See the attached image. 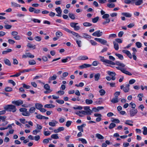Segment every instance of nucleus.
Segmentation results:
<instances>
[{"mask_svg": "<svg viewBox=\"0 0 147 147\" xmlns=\"http://www.w3.org/2000/svg\"><path fill=\"white\" fill-rule=\"evenodd\" d=\"M83 25L85 27L89 26H92V24L88 22H84L83 24Z\"/></svg>", "mask_w": 147, "mask_h": 147, "instance_id": "8fccbe9b", "label": "nucleus"}, {"mask_svg": "<svg viewBox=\"0 0 147 147\" xmlns=\"http://www.w3.org/2000/svg\"><path fill=\"white\" fill-rule=\"evenodd\" d=\"M143 96V94H138V97L139 98V100L141 101L142 100V98Z\"/></svg>", "mask_w": 147, "mask_h": 147, "instance_id": "e2e57ef3", "label": "nucleus"}, {"mask_svg": "<svg viewBox=\"0 0 147 147\" xmlns=\"http://www.w3.org/2000/svg\"><path fill=\"white\" fill-rule=\"evenodd\" d=\"M96 137L99 139H103L104 137L99 134H96Z\"/></svg>", "mask_w": 147, "mask_h": 147, "instance_id": "c756f323", "label": "nucleus"}, {"mask_svg": "<svg viewBox=\"0 0 147 147\" xmlns=\"http://www.w3.org/2000/svg\"><path fill=\"white\" fill-rule=\"evenodd\" d=\"M122 15L125 16L126 17L130 18L132 16L131 14L129 13H121Z\"/></svg>", "mask_w": 147, "mask_h": 147, "instance_id": "6ab92c4d", "label": "nucleus"}, {"mask_svg": "<svg viewBox=\"0 0 147 147\" xmlns=\"http://www.w3.org/2000/svg\"><path fill=\"white\" fill-rule=\"evenodd\" d=\"M107 6L109 8H113L115 6V5L114 3L107 4Z\"/></svg>", "mask_w": 147, "mask_h": 147, "instance_id": "6e6d98bb", "label": "nucleus"}, {"mask_svg": "<svg viewBox=\"0 0 147 147\" xmlns=\"http://www.w3.org/2000/svg\"><path fill=\"white\" fill-rule=\"evenodd\" d=\"M100 77V74L99 73L96 74L94 75V80L95 81H98Z\"/></svg>", "mask_w": 147, "mask_h": 147, "instance_id": "aec40b11", "label": "nucleus"}, {"mask_svg": "<svg viewBox=\"0 0 147 147\" xmlns=\"http://www.w3.org/2000/svg\"><path fill=\"white\" fill-rule=\"evenodd\" d=\"M11 5L12 7H20V5L16 3L11 2Z\"/></svg>", "mask_w": 147, "mask_h": 147, "instance_id": "4be33fe9", "label": "nucleus"}, {"mask_svg": "<svg viewBox=\"0 0 147 147\" xmlns=\"http://www.w3.org/2000/svg\"><path fill=\"white\" fill-rule=\"evenodd\" d=\"M12 88L10 87H6L5 88V90L7 92H10L12 90Z\"/></svg>", "mask_w": 147, "mask_h": 147, "instance_id": "a19ab883", "label": "nucleus"}, {"mask_svg": "<svg viewBox=\"0 0 147 147\" xmlns=\"http://www.w3.org/2000/svg\"><path fill=\"white\" fill-rule=\"evenodd\" d=\"M133 122L131 120H127L125 121V123L126 124L128 125L132 126L133 125V124H131L130 123H133Z\"/></svg>", "mask_w": 147, "mask_h": 147, "instance_id": "cd10ccee", "label": "nucleus"}, {"mask_svg": "<svg viewBox=\"0 0 147 147\" xmlns=\"http://www.w3.org/2000/svg\"><path fill=\"white\" fill-rule=\"evenodd\" d=\"M102 32H100V30H97L95 32L92 34V35L94 36H96L98 37H100L102 36Z\"/></svg>", "mask_w": 147, "mask_h": 147, "instance_id": "6e6552de", "label": "nucleus"}, {"mask_svg": "<svg viewBox=\"0 0 147 147\" xmlns=\"http://www.w3.org/2000/svg\"><path fill=\"white\" fill-rule=\"evenodd\" d=\"M34 39L36 41L38 42L40 41L42 39L41 37L38 36H35Z\"/></svg>", "mask_w": 147, "mask_h": 147, "instance_id": "c03bdc74", "label": "nucleus"}, {"mask_svg": "<svg viewBox=\"0 0 147 147\" xmlns=\"http://www.w3.org/2000/svg\"><path fill=\"white\" fill-rule=\"evenodd\" d=\"M22 85L23 87L24 88H25L27 89H29L30 88V86L29 85H27L25 84H23Z\"/></svg>", "mask_w": 147, "mask_h": 147, "instance_id": "680f3d73", "label": "nucleus"}, {"mask_svg": "<svg viewBox=\"0 0 147 147\" xmlns=\"http://www.w3.org/2000/svg\"><path fill=\"white\" fill-rule=\"evenodd\" d=\"M55 34L57 37L59 38L62 36L63 34L61 32L59 31L56 32Z\"/></svg>", "mask_w": 147, "mask_h": 147, "instance_id": "c9c22d12", "label": "nucleus"}, {"mask_svg": "<svg viewBox=\"0 0 147 147\" xmlns=\"http://www.w3.org/2000/svg\"><path fill=\"white\" fill-rule=\"evenodd\" d=\"M91 65L84 63L79 66V67L82 69L89 67L91 66Z\"/></svg>", "mask_w": 147, "mask_h": 147, "instance_id": "ddd939ff", "label": "nucleus"}, {"mask_svg": "<svg viewBox=\"0 0 147 147\" xmlns=\"http://www.w3.org/2000/svg\"><path fill=\"white\" fill-rule=\"evenodd\" d=\"M4 109L7 111H12L13 112H15L17 110L16 106L12 105H6L4 107Z\"/></svg>", "mask_w": 147, "mask_h": 147, "instance_id": "f257e3e1", "label": "nucleus"}, {"mask_svg": "<svg viewBox=\"0 0 147 147\" xmlns=\"http://www.w3.org/2000/svg\"><path fill=\"white\" fill-rule=\"evenodd\" d=\"M12 27V26L9 25H5L4 26V27L6 29H10Z\"/></svg>", "mask_w": 147, "mask_h": 147, "instance_id": "69168bd1", "label": "nucleus"}, {"mask_svg": "<svg viewBox=\"0 0 147 147\" xmlns=\"http://www.w3.org/2000/svg\"><path fill=\"white\" fill-rule=\"evenodd\" d=\"M36 118L38 119H43L44 116L40 115L38 114L36 116Z\"/></svg>", "mask_w": 147, "mask_h": 147, "instance_id": "13d9d810", "label": "nucleus"}, {"mask_svg": "<svg viewBox=\"0 0 147 147\" xmlns=\"http://www.w3.org/2000/svg\"><path fill=\"white\" fill-rule=\"evenodd\" d=\"M115 55L117 57L120 59L122 60L123 59V57L122 55L118 53H115Z\"/></svg>", "mask_w": 147, "mask_h": 147, "instance_id": "7c9ffc66", "label": "nucleus"}, {"mask_svg": "<svg viewBox=\"0 0 147 147\" xmlns=\"http://www.w3.org/2000/svg\"><path fill=\"white\" fill-rule=\"evenodd\" d=\"M107 74L111 76H115L116 75V73L114 72L108 71L107 72Z\"/></svg>", "mask_w": 147, "mask_h": 147, "instance_id": "4c0bfd02", "label": "nucleus"}, {"mask_svg": "<svg viewBox=\"0 0 147 147\" xmlns=\"http://www.w3.org/2000/svg\"><path fill=\"white\" fill-rule=\"evenodd\" d=\"M111 119L112 120H111V121L112 122H114L116 123H119L120 122L119 120L118 119L112 118Z\"/></svg>", "mask_w": 147, "mask_h": 147, "instance_id": "79ce46f5", "label": "nucleus"}, {"mask_svg": "<svg viewBox=\"0 0 147 147\" xmlns=\"http://www.w3.org/2000/svg\"><path fill=\"white\" fill-rule=\"evenodd\" d=\"M27 46L28 47L30 48H32L33 49H35V45H33L32 44L30 43H28L27 45Z\"/></svg>", "mask_w": 147, "mask_h": 147, "instance_id": "5701e85b", "label": "nucleus"}, {"mask_svg": "<svg viewBox=\"0 0 147 147\" xmlns=\"http://www.w3.org/2000/svg\"><path fill=\"white\" fill-rule=\"evenodd\" d=\"M78 59L80 60H85L88 59V57L86 56H81L78 57Z\"/></svg>", "mask_w": 147, "mask_h": 147, "instance_id": "f3484780", "label": "nucleus"}, {"mask_svg": "<svg viewBox=\"0 0 147 147\" xmlns=\"http://www.w3.org/2000/svg\"><path fill=\"white\" fill-rule=\"evenodd\" d=\"M4 61L5 64L9 66H11V63L10 61L7 59H4Z\"/></svg>", "mask_w": 147, "mask_h": 147, "instance_id": "dca6fc26", "label": "nucleus"}, {"mask_svg": "<svg viewBox=\"0 0 147 147\" xmlns=\"http://www.w3.org/2000/svg\"><path fill=\"white\" fill-rule=\"evenodd\" d=\"M69 17L72 20H74L75 19V17L74 14L71 13H69L68 14Z\"/></svg>", "mask_w": 147, "mask_h": 147, "instance_id": "72a5a7b5", "label": "nucleus"}, {"mask_svg": "<svg viewBox=\"0 0 147 147\" xmlns=\"http://www.w3.org/2000/svg\"><path fill=\"white\" fill-rule=\"evenodd\" d=\"M55 107V106L54 105L51 104L45 105L44 106V107L45 108H54Z\"/></svg>", "mask_w": 147, "mask_h": 147, "instance_id": "2f4dec72", "label": "nucleus"}, {"mask_svg": "<svg viewBox=\"0 0 147 147\" xmlns=\"http://www.w3.org/2000/svg\"><path fill=\"white\" fill-rule=\"evenodd\" d=\"M143 3V1L142 0H137V1L135 2V4L136 5H140Z\"/></svg>", "mask_w": 147, "mask_h": 147, "instance_id": "bb28decb", "label": "nucleus"}, {"mask_svg": "<svg viewBox=\"0 0 147 147\" xmlns=\"http://www.w3.org/2000/svg\"><path fill=\"white\" fill-rule=\"evenodd\" d=\"M93 100L91 99H86L85 100V102L87 105L91 104L93 103Z\"/></svg>", "mask_w": 147, "mask_h": 147, "instance_id": "a878e982", "label": "nucleus"}, {"mask_svg": "<svg viewBox=\"0 0 147 147\" xmlns=\"http://www.w3.org/2000/svg\"><path fill=\"white\" fill-rule=\"evenodd\" d=\"M122 72L128 75L129 76H131L132 74L129 72L128 71L126 70L125 69H124V68L123 69V70Z\"/></svg>", "mask_w": 147, "mask_h": 147, "instance_id": "f704fd0d", "label": "nucleus"}, {"mask_svg": "<svg viewBox=\"0 0 147 147\" xmlns=\"http://www.w3.org/2000/svg\"><path fill=\"white\" fill-rule=\"evenodd\" d=\"M99 17H96V18H95L92 19V21L93 23H96L98 20L99 19Z\"/></svg>", "mask_w": 147, "mask_h": 147, "instance_id": "09e8293b", "label": "nucleus"}, {"mask_svg": "<svg viewBox=\"0 0 147 147\" xmlns=\"http://www.w3.org/2000/svg\"><path fill=\"white\" fill-rule=\"evenodd\" d=\"M99 58L101 61L107 63L108 59H105L103 57L101 56H99Z\"/></svg>", "mask_w": 147, "mask_h": 147, "instance_id": "37998d69", "label": "nucleus"}, {"mask_svg": "<svg viewBox=\"0 0 147 147\" xmlns=\"http://www.w3.org/2000/svg\"><path fill=\"white\" fill-rule=\"evenodd\" d=\"M142 129L143 130V134L144 135H147V128L145 126Z\"/></svg>", "mask_w": 147, "mask_h": 147, "instance_id": "473e14b6", "label": "nucleus"}, {"mask_svg": "<svg viewBox=\"0 0 147 147\" xmlns=\"http://www.w3.org/2000/svg\"><path fill=\"white\" fill-rule=\"evenodd\" d=\"M20 112H22V115L25 116H30V114L28 111H27V109L25 108H21L19 109Z\"/></svg>", "mask_w": 147, "mask_h": 147, "instance_id": "7ed1b4c3", "label": "nucleus"}, {"mask_svg": "<svg viewBox=\"0 0 147 147\" xmlns=\"http://www.w3.org/2000/svg\"><path fill=\"white\" fill-rule=\"evenodd\" d=\"M58 123L57 121L55 120H53L51 122L49 123V125L52 127H55L56 125V124Z\"/></svg>", "mask_w": 147, "mask_h": 147, "instance_id": "f8f14e48", "label": "nucleus"}, {"mask_svg": "<svg viewBox=\"0 0 147 147\" xmlns=\"http://www.w3.org/2000/svg\"><path fill=\"white\" fill-rule=\"evenodd\" d=\"M90 108V107L89 106H85L84 107V109L87 115H91L92 112V111Z\"/></svg>", "mask_w": 147, "mask_h": 147, "instance_id": "423d86ee", "label": "nucleus"}, {"mask_svg": "<svg viewBox=\"0 0 147 147\" xmlns=\"http://www.w3.org/2000/svg\"><path fill=\"white\" fill-rule=\"evenodd\" d=\"M76 42L78 46L79 47H81L82 46L81 45V43H82V42L81 40H77L76 39Z\"/></svg>", "mask_w": 147, "mask_h": 147, "instance_id": "49530a36", "label": "nucleus"}, {"mask_svg": "<svg viewBox=\"0 0 147 147\" xmlns=\"http://www.w3.org/2000/svg\"><path fill=\"white\" fill-rule=\"evenodd\" d=\"M111 101L113 103H117L118 102V98L115 97V98H113L111 100Z\"/></svg>", "mask_w": 147, "mask_h": 147, "instance_id": "e433bc0d", "label": "nucleus"}, {"mask_svg": "<svg viewBox=\"0 0 147 147\" xmlns=\"http://www.w3.org/2000/svg\"><path fill=\"white\" fill-rule=\"evenodd\" d=\"M109 17V15L108 14H104L102 16L103 19H109L108 18Z\"/></svg>", "mask_w": 147, "mask_h": 147, "instance_id": "bf43d9fd", "label": "nucleus"}, {"mask_svg": "<svg viewBox=\"0 0 147 147\" xmlns=\"http://www.w3.org/2000/svg\"><path fill=\"white\" fill-rule=\"evenodd\" d=\"M9 83H10L13 85V86H15L16 85L15 82L12 80H9L8 81Z\"/></svg>", "mask_w": 147, "mask_h": 147, "instance_id": "0e129e2a", "label": "nucleus"}, {"mask_svg": "<svg viewBox=\"0 0 147 147\" xmlns=\"http://www.w3.org/2000/svg\"><path fill=\"white\" fill-rule=\"evenodd\" d=\"M28 62L30 65H34L36 63V61L34 60H31L29 61Z\"/></svg>", "mask_w": 147, "mask_h": 147, "instance_id": "a18cd8bd", "label": "nucleus"}, {"mask_svg": "<svg viewBox=\"0 0 147 147\" xmlns=\"http://www.w3.org/2000/svg\"><path fill=\"white\" fill-rule=\"evenodd\" d=\"M113 43L114 45V48L115 50H118L119 49L118 43H116L115 41H113Z\"/></svg>", "mask_w": 147, "mask_h": 147, "instance_id": "b1692460", "label": "nucleus"}, {"mask_svg": "<svg viewBox=\"0 0 147 147\" xmlns=\"http://www.w3.org/2000/svg\"><path fill=\"white\" fill-rule=\"evenodd\" d=\"M94 40L103 45H105L107 42L106 40L101 38H94Z\"/></svg>", "mask_w": 147, "mask_h": 147, "instance_id": "39448f33", "label": "nucleus"}, {"mask_svg": "<svg viewBox=\"0 0 147 147\" xmlns=\"http://www.w3.org/2000/svg\"><path fill=\"white\" fill-rule=\"evenodd\" d=\"M50 88L49 85L48 84H45L44 86V88L46 90H51Z\"/></svg>", "mask_w": 147, "mask_h": 147, "instance_id": "603ef678", "label": "nucleus"}, {"mask_svg": "<svg viewBox=\"0 0 147 147\" xmlns=\"http://www.w3.org/2000/svg\"><path fill=\"white\" fill-rule=\"evenodd\" d=\"M82 36H81V38H90L91 37L90 36L88 35L86 33H83L82 34Z\"/></svg>", "mask_w": 147, "mask_h": 147, "instance_id": "393cba45", "label": "nucleus"}, {"mask_svg": "<svg viewBox=\"0 0 147 147\" xmlns=\"http://www.w3.org/2000/svg\"><path fill=\"white\" fill-rule=\"evenodd\" d=\"M36 110V108L34 107H31L29 110L28 112L30 114H30H32L34 113Z\"/></svg>", "mask_w": 147, "mask_h": 147, "instance_id": "4468645a", "label": "nucleus"}, {"mask_svg": "<svg viewBox=\"0 0 147 147\" xmlns=\"http://www.w3.org/2000/svg\"><path fill=\"white\" fill-rule=\"evenodd\" d=\"M31 106V104H24L22 105V106L24 108H27Z\"/></svg>", "mask_w": 147, "mask_h": 147, "instance_id": "052dcab7", "label": "nucleus"}, {"mask_svg": "<svg viewBox=\"0 0 147 147\" xmlns=\"http://www.w3.org/2000/svg\"><path fill=\"white\" fill-rule=\"evenodd\" d=\"M138 112V110L137 109H132L129 111L130 116L131 117L135 116Z\"/></svg>", "mask_w": 147, "mask_h": 147, "instance_id": "0eeeda50", "label": "nucleus"}, {"mask_svg": "<svg viewBox=\"0 0 147 147\" xmlns=\"http://www.w3.org/2000/svg\"><path fill=\"white\" fill-rule=\"evenodd\" d=\"M78 140L79 141H81L83 144H86L87 143V142L86 140L84 139L83 138H79L78 139Z\"/></svg>", "mask_w": 147, "mask_h": 147, "instance_id": "ea45409f", "label": "nucleus"}, {"mask_svg": "<svg viewBox=\"0 0 147 147\" xmlns=\"http://www.w3.org/2000/svg\"><path fill=\"white\" fill-rule=\"evenodd\" d=\"M136 44V46L138 48H140L142 46V44L139 42H137Z\"/></svg>", "mask_w": 147, "mask_h": 147, "instance_id": "338daca9", "label": "nucleus"}, {"mask_svg": "<svg viewBox=\"0 0 147 147\" xmlns=\"http://www.w3.org/2000/svg\"><path fill=\"white\" fill-rule=\"evenodd\" d=\"M57 78V76L56 75H54L53 76L50 77L49 79V83H50L51 81L55 80Z\"/></svg>", "mask_w": 147, "mask_h": 147, "instance_id": "a211bd4d", "label": "nucleus"}, {"mask_svg": "<svg viewBox=\"0 0 147 147\" xmlns=\"http://www.w3.org/2000/svg\"><path fill=\"white\" fill-rule=\"evenodd\" d=\"M44 134L45 136H49L51 134V132L49 131H44Z\"/></svg>", "mask_w": 147, "mask_h": 147, "instance_id": "4d7b16f0", "label": "nucleus"}, {"mask_svg": "<svg viewBox=\"0 0 147 147\" xmlns=\"http://www.w3.org/2000/svg\"><path fill=\"white\" fill-rule=\"evenodd\" d=\"M51 138L57 139L59 138L57 134H53L51 136Z\"/></svg>", "mask_w": 147, "mask_h": 147, "instance_id": "c85d7f7f", "label": "nucleus"}, {"mask_svg": "<svg viewBox=\"0 0 147 147\" xmlns=\"http://www.w3.org/2000/svg\"><path fill=\"white\" fill-rule=\"evenodd\" d=\"M78 24V23L71 22L70 23V26L71 27L74 28Z\"/></svg>", "mask_w": 147, "mask_h": 147, "instance_id": "de8ad7c7", "label": "nucleus"}, {"mask_svg": "<svg viewBox=\"0 0 147 147\" xmlns=\"http://www.w3.org/2000/svg\"><path fill=\"white\" fill-rule=\"evenodd\" d=\"M35 108L38 110H40L43 107V105L39 103H36L35 104Z\"/></svg>", "mask_w": 147, "mask_h": 147, "instance_id": "2eb2a0df", "label": "nucleus"}, {"mask_svg": "<svg viewBox=\"0 0 147 147\" xmlns=\"http://www.w3.org/2000/svg\"><path fill=\"white\" fill-rule=\"evenodd\" d=\"M12 103L16 105L17 106H19L22 105L23 103V101L21 100H14L12 101Z\"/></svg>", "mask_w": 147, "mask_h": 147, "instance_id": "20e7f679", "label": "nucleus"}, {"mask_svg": "<svg viewBox=\"0 0 147 147\" xmlns=\"http://www.w3.org/2000/svg\"><path fill=\"white\" fill-rule=\"evenodd\" d=\"M90 42L92 45L94 46L97 45L96 42L94 40H90Z\"/></svg>", "mask_w": 147, "mask_h": 147, "instance_id": "774afa93", "label": "nucleus"}, {"mask_svg": "<svg viewBox=\"0 0 147 147\" xmlns=\"http://www.w3.org/2000/svg\"><path fill=\"white\" fill-rule=\"evenodd\" d=\"M122 52L123 53L126 54L130 59H131L132 58V55L129 51L126 50H123L122 51Z\"/></svg>", "mask_w": 147, "mask_h": 147, "instance_id": "9b49d317", "label": "nucleus"}, {"mask_svg": "<svg viewBox=\"0 0 147 147\" xmlns=\"http://www.w3.org/2000/svg\"><path fill=\"white\" fill-rule=\"evenodd\" d=\"M110 20L109 19H106L105 20L102 22V24L103 25H105L107 23L110 22Z\"/></svg>", "mask_w": 147, "mask_h": 147, "instance_id": "864d4df0", "label": "nucleus"}, {"mask_svg": "<svg viewBox=\"0 0 147 147\" xmlns=\"http://www.w3.org/2000/svg\"><path fill=\"white\" fill-rule=\"evenodd\" d=\"M55 10L58 14H56V16H61V14L62 12L60 7H58L55 8Z\"/></svg>", "mask_w": 147, "mask_h": 147, "instance_id": "9d476101", "label": "nucleus"}, {"mask_svg": "<svg viewBox=\"0 0 147 147\" xmlns=\"http://www.w3.org/2000/svg\"><path fill=\"white\" fill-rule=\"evenodd\" d=\"M40 131V130H37V129H36L33 131L32 134L34 135H36L37 134V133H39Z\"/></svg>", "mask_w": 147, "mask_h": 147, "instance_id": "5fc2aeb1", "label": "nucleus"}, {"mask_svg": "<svg viewBox=\"0 0 147 147\" xmlns=\"http://www.w3.org/2000/svg\"><path fill=\"white\" fill-rule=\"evenodd\" d=\"M116 126V125L115 123H112L110 124L109 127V129H111L115 127Z\"/></svg>", "mask_w": 147, "mask_h": 147, "instance_id": "58836bf2", "label": "nucleus"}, {"mask_svg": "<svg viewBox=\"0 0 147 147\" xmlns=\"http://www.w3.org/2000/svg\"><path fill=\"white\" fill-rule=\"evenodd\" d=\"M25 55H23L22 56V58H26L27 57H29L31 58H33L34 57V56L32 55L30 53H26Z\"/></svg>", "mask_w": 147, "mask_h": 147, "instance_id": "1a4fd4ad", "label": "nucleus"}, {"mask_svg": "<svg viewBox=\"0 0 147 147\" xmlns=\"http://www.w3.org/2000/svg\"><path fill=\"white\" fill-rule=\"evenodd\" d=\"M99 93H100V95L101 96H103L105 93V92L103 89H101L100 90Z\"/></svg>", "mask_w": 147, "mask_h": 147, "instance_id": "3c124183", "label": "nucleus"}, {"mask_svg": "<svg viewBox=\"0 0 147 147\" xmlns=\"http://www.w3.org/2000/svg\"><path fill=\"white\" fill-rule=\"evenodd\" d=\"M12 51V50L11 49H7L6 50L3 51L2 52V53L3 55H6L9 53L11 52Z\"/></svg>", "mask_w": 147, "mask_h": 147, "instance_id": "412c9836", "label": "nucleus"}, {"mask_svg": "<svg viewBox=\"0 0 147 147\" xmlns=\"http://www.w3.org/2000/svg\"><path fill=\"white\" fill-rule=\"evenodd\" d=\"M61 28L66 31L67 32L73 35L74 36H75L77 38L81 37V36H80L78 33H76L74 32L71 31L66 28L62 26Z\"/></svg>", "mask_w": 147, "mask_h": 147, "instance_id": "f03ea898", "label": "nucleus"}]
</instances>
